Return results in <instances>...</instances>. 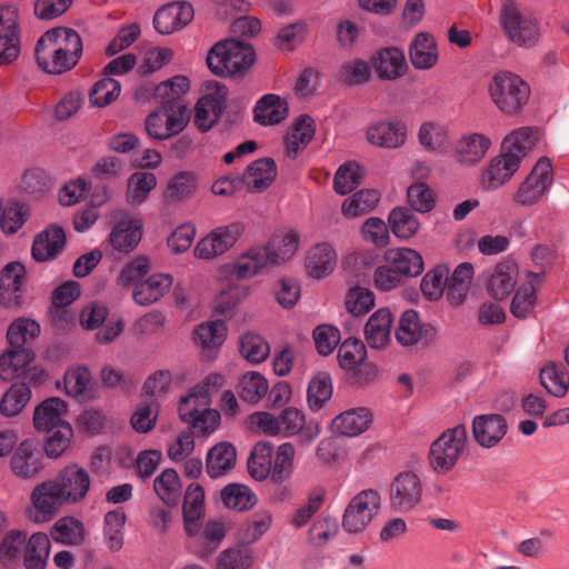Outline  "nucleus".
I'll list each match as a JSON object with an SVG mask.
<instances>
[{"label": "nucleus", "instance_id": "nucleus-1", "mask_svg": "<svg viewBox=\"0 0 569 569\" xmlns=\"http://www.w3.org/2000/svg\"><path fill=\"white\" fill-rule=\"evenodd\" d=\"M538 140L539 131L529 127L509 133L501 143L500 154L490 161L481 174L482 188L489 191L497 190L510 180Z\"/></svg>", "mask_w": 569, "mask_h": 569}, {"label": "nucleus", "instance_id": "nucleus-2", "mask_svg": "<svg viewBox=\"0 0 569 569\" xmlns=\"http://www.w3.org/2000/svg\"><path fill=\"white\" fill-rule=\"evenodd\" d=\"M34 53L43 71L60 74L71 70L79 62L82 54V40L71 28H52L40 37Z\"/></svg>", "mask_w": 569, "mask_h": 569}, {"label": "nucleus", "instance_id": "nucleus-3", "mask_svg": "<svg viewBox=\"0 0 569 569\" xmlns=\"http://www.w3.org/2000/svg\"><path fill=\"white\" fill-rule=\"evenodd\" d=\"M299 236L293 230L276 232L267 246L256 247L243 254L236 264L239 278H250L266 268L289 260L298 250Z\"/></svg>", "mask_w": 569, "mask_h": 569}, {"label": "nucleus", "instance_id": "nucleus-4", "mask_svg": "<svg viewBox=\"0 0 569 569\" xmlns=\"http://www.w3.org/2000/svg\"><path fill=\"white\" fill-rule=\"evenodd\" d=\"M253 61V48L248 42L234 39L216 43L207 57L209 69L220 77L242 76Z\"/></svg>", "mask_w": 569, "mask_h": 569}, {"label": "nucleus", "instance_id": "nucleus-5", "mask_svg": "<svg viewBox=\"0 0 569 569\" xmlns=\"http://www.w3.org/2000/svg\"><path fill=\"white\" fill-rule=\"evenodd\" d=\"M488 90L493 104L506 116L520 113L530 97L529 84L509 71L497 72L491 78Z\"/></svg>", "mask_w": 569, "mask_h": 569}, {"label": "nucleus", "instance_id": "nucleus-6", "mask_svg": "<svg viewBox=\"0 0 569 569\" xmlns=\"http://www.w3.org/2000/svg\"><path fill=\"white\" fill-rule=\"evenodd\" d=\"M500 23L506 37L512 43L525 48H531L538 43L540 38L538 20L530 12L520 10L515 1L503 2Z\"/></svg>", "mask_w": 569, "mask_h": 569}, {"label": "nucleus", "instance_id": "nucleus-7", "mask_svg": "<svg viewBox=\"0 0 569 569\" xmlns=\"http://www.w3.org/2000/svg\"><path fill=\"white\" fill-rule=\"evenodd\" d=\"M468 442L463 425L449 428L430 447V465L437 473H447L453 469L465 452Z\"/></svg>", "mask_w": 569, "mask_h": 569}, {"label": "nucleus", "instance_id": "nucleus-8", "mask_svg": "<svg viewBox=\"0 0 569 569\" xmlns=\"http://www.w3.org/2000/svg\"><path fill=\"white\" fill-rule=\"evenodd\" d=\"M381 497L377 490L366 489L357 493L348 503L342 516V528L349 533L363 531L378 515Z\"/></svg>", "mask_w": 569, "mask_h": 569}, {"label": "nucleus", "instance_id": "nucleus-9", "mask_svg": "<svg viewBox=\"0 0 569 569\" xmlns=\"http://www.w3.org/2000/svg\"><path fill=\"white\" fill-rule=\"evenodd\" d=\"M228 89L224 84L210 82L207 93L203 94L194 107V126L202 132L209 131L220 119L227 107Z\"/></svg>", "mask_w": 569, "mask_h": 569}, {"label": "nucleus", "instance_id": "nucleus-10", "mask_svg": "<svg viewBox=\"0 0 569 569\" xmlns=\"http://www.w3.org/2000/svg\"><path fill=\"white\" fill-rule=\"evenodd\" d=\"M552 180V164L548 158L542 157L520 184L513 197L515 201L521 206H532L537 203L550 188Z\"/></svg>", "mask_w": 569, "mask_h": 569}, {"label": "nucleus", "instance_id": "nucleus-11", "mask_svg": "<svg viewBox=\"0 0 569 569\" xmlns=\"http://www.w3.org/2000/svg\"><path fill=\"white\" fill-rule=\"evenodd\" d=\"M223 382V376L211 373L201 383L191 388L189 392L180 399L178 406L180 419L188 423L193 417L200 413L201 410L209 407L211 403V392L222 387Z\"/></svg>", "mask_w": 569, "mask_h": 569}, {"label": "nucleus", "instance_id": "nucleus-12", "mask_svg": "<svg viewBox=\"0 0 569 569\" xmlns=\"http://www.w3.org/2000/svg\"><path fill=\"white\" fill-rule=\"evenodd\" d=\"M20 53L19 11L14 6L0 7V66L14 61Z\"/></svg>", "mask_w": 569, "mask_h": 569}, {"label": "nucleus", "instance_id": "nucleus-13", "mask_svg": "<svg viewBox=\"0 0 569 569\" xmlns=\"http://www.w3.org/2000/svg\"><path fill=\"white\" fill-rule=\"evenodd\" d=\"M243 232V224L232 222L213 229L202 238L194 248V254L200 259H212L234 246Z\"/></svg>", "mask_w": 569, "mask_h": 569}, {"label": "nucleus", "instance_id": "nucleus-14", "mask_svg": "<svg viewBox=\"0 0 569 569\" xmlns=\"http://www.w3.org/2000/svg\"><path fill=\"white\" fill-rule=\"evenodd\" d=\"M422 487L411 471L399 473L390 486V507L396 512H408L421 500Z\"/></svg>", "mask_w": 569, "mask_h": 569}, {"label": "nucleus", "instance_id": "nucleus-15", "mask_svg": "<svg viewBox=\"0 0 569 569\" xmlns=\"http://www.w3.org/2000/svg\"><path fill=\"white\" fill-rule=\"evenodd\" d=\"M31 501L33 511L30 518L38 523L50 521L67 503L53 480L38 485L31 493Z\"/></svg>", "mask_w": 569, "mask_h": 569}, {"label": "nucleus", "instance_id": "nucleus-16", "mask_svg": "<svg viewBox=\"0 0 569 569\" xmlns=\"http://www.w3.org/2000/svg\"><path fill=\"white\" fill-rule=\"evenodd\" d=\"M437 329L431 323H423L419 313L413 309L402 312L398 327L396 328V338L402 346L409 347L422 342L429 345L437 338Z\"/></svg>", "mask_w": 569, "mask_h": 569}, {"label": "nucleus", "instance_id": "nucleus-17", "mask_svg": "<svg viewBox=\"0 0 569 569\" xmlns=\"http://www.w3.org/2000/svg\"><path fill=\"white\" fill-rule=\"evenodd\" d=\"M189 87V79L184 76H176L158 84L154 94L162 111L190 119V111L183 98Z\"/></svg>", "mask_w": 569, "mask_h": 569}, {"label": "nucleus", "instance_id": "nucleus-18", "mask_svg": "<svg viewBox=\"0 0 569 569\" xmlns=\"http://www.w3.org/2000/svg\"><path fill=\"white\" fill-rule=\"evenodd\" d=\"M194 17L190 2L176 1L157 10L153 17L154 29L161 34H170L189 24Z\"/></svg>", "mask_w": 569, "mask_h": 569}, {"label": "nucleus", "instance_id": "nucleus-19", "mask_svg": "<svg viewBox=\"0 0 569 569\" xmlns=\"http://www.w3.org/2000/svg\"><path fill=\"white\" fill-rule=\"evenodd\" d=\"M67 503H77L86 498L90 488V476L78 465L63 468L53 479Z\"/></svg>", "mask_w": 569, "mask_h": 569}, {"label": "nucleus", "instance_id": "nucleus-20", "mask_svg": "<svg viewBox=\"0 0 569 569\" xmlns=\"http://www.w3.org/2000/svg\"><path fill=\"white\" fill-rule=\"evenodd\" d=\"M507 431L508 425L501 415H480L473 418V438L482 448L490 449L496 447L503 439Z\"/></svg>", "mask_w": 569, "mask_h": 569}, {"label": "nucleus", "instance_id": "nucleus-21", "mask_svg": "<svg viewBox=\"0 0 569 569\" xmlns=\"http://www.w3.org/2000/svg\"><path fill=\"white\" fill-rule=\"evenodd\" d=\"M26 268L18 261L9 262L0 273V299L6 307H18L23 301Z\"/></svg>", "mask_w": 569, "mask_h": 569}, {"label": "nucleus", "instance_id": "nucleus-22", "mask_svg": "<svg viewBox=\"0 0 569 569\" xmlns=\"http://www.w3.org/2000/svg\"><path fill=\"white\" fill-rule=\"evenodd\" d=\"M366 137L372 146L396 149L406 142L407 126L399 120L378 121L368 127Z\"/></svg>", "mask_w": 569, "mask_h": 569}, {"label": "nucleus", "instance_id": "nucleus-23", "mask_svg": "<svg viewBox=\"0 0 569 569\" xmlns=\"http://www.w3.org/2000/svg\"><path fill=\"white\" fill-rule=\"evenodd\" d=\"M64 246V230L58 224H50L34 237L31 254L38 262L48 261L56 258Z\"/></svg>", "mask_w": 569, "mask_h": 569}, {"label": "nucleus", "instance_id": "nucleus-24", "mask_svg": "<svg viewBox=\"0 0 569 569\" xmlns=\"http://www.w3.org/2000/svg\"><path fill=\"white\" fill-rule=\"evenodd\" d=\"M43 456L32 440H23L11 457V469L20 478L34 477L42 468Z\"/></svg>", "mask_w": 569, "mask_h": 569}, {"label": "nucleus", "instance_id": "nucleus-25", "mask_svg": "<svg viewBox=\"0 0 569 569\" xmlns=\"http://www.w3.org/2000/svg\"><path fill=\"white\" fill-rule=\"evenodd\" d=\"M372 422V415L367 408H352L338 415L331 422L335 433L356 437L365 432Z\"/></svg>", "mask_w": 569, "mask_h": 569}, {"label": "nucleus", "instance_id": "nucleus-26", "mask_svg": "<svg viewBox=\"0 0 569 569\" xmlns=\"http://www.w3.org/2000/svg\"><path fill=\"white\" fill-rule=\"evenodd\" d=\"M189 118L173 113H150L146 119V131L154 140H166L180 133L188 124Z\"/></svg>", "mask_w": 569, "mask_h": 569}, {"label": "nucleus", "instance_id": "nucleus-27", "mask_svg": "<svg viewBox=\"0 0 569 569\" xmlns=\"http://www.w3.org/2000/svg\"><path fill=\"white\" fill-rule=\"evenodd\" d=\"M173 278L169 273H153L136 284L133 300L140 306H150L161 299L172 287Z\"/></svg>", "mask_w": 569, "mask_h": 569}, {"label": "nucleus", "instance_id": "nucleus-28", "mask_svg": "<svg viewBox=\"0 0 569 569\" xmlns=\"http://www.w3.org/2000/svg\"><path fill=\"white\" fill-rule=\"evenodd\" d=\"M393 317L388 308H380L372 313L365 327L367 343L373 349H382L390 341Z\"/></svg>", "mask_w": 569, "mask_h": 569}, {"label": "nucleus", "instance_id": "nucleus-29", "mask_svg": "<svg viewBox=\"0 0 569 569\" xmlns=\"http://www.w3.org/2000/svg\"><path fill=\"white\" fill-rule=\"evenodd\" d=\"M373 66L381 80L399 79L408 70L403 51L396 47L381 49L375 58Z\"/></svg>", "mask_w": 569, "mask_h": 569}, {"label": "nucleus", "instance_id": "nucleus-30", "mask_svg": "<svg viewBox=\"0 0 569 569\" xmlns=\"http://www.w3.org/2000/svg\"><path fill=\"white\" fill-rule=\"evenodd\" d=\"M409 58L419 70H429L438 62V49L433 37L427 32L416 34L409 46Z\"/></svg>", "mask_w": 569, "mask_h": 569}, {"label": "nucleus", "instance_id": "nucleus-31", "mask_svg": "<svg viewBox=\"0 0 569 569\" xmlns=\"http://www.w3.org/2000/svg\"><path fill=\"white\" fill-rule=\"evenodd\" d=\"M141 229L142 223L138 219L119 221L109 236L112 248L119 252H130L141 240Z\"/></svg>", "mask_w": 569, "mask_h": 569}, {"label": "nucleus", "instance_id": "nucleus-32", "mask_svg": "<svg viewBox=\"0 0 569 569\" xmlns=\"http://www.w3.org/2000/svg\"><path fill=\"white\" fill-rule=\"evenodd\" d=\"M277 177V164L271 158H262L252 162L241 178L248 189L262 191L267 189Z\"/></svg>", "mask_w": 569, "mask_h": 569}, {"label": "nucleus", "instance_id": "nucleus-33", "mask_svg": "<svg viewBox=\"0 0 569 569\" xmlns=\"http://www.w3.org/2000/svg\"><path fill=\"white\" fill-rule=\"evenodd\" d=\"M337 253L330 243L323 242L313 247L306 258V269L312 278H323L333 271Z\"/></svg>", "mask_w": 569, "mask_h": 569}, {"label": "nucleus", "instance_id": "nucleus-34", "mask_svg": "<svg viewBox=\"0 0 569 569\" xmlns=\"http://www.w3.org/2000/svg\"><path fill=\"white\" fill-rule=\"evenodd\" d=\"M67 411V405L57 397L49 398L39 405L33 415V423L37 430L47 431L57 428L60 423H68L62 419Z\"/></svg>", "mask_w": 569, "mask_h": 569}, {"label": "nucleus", "instance_id": "nucleus-35", "mask_svg": "<svg viewBox=\"0 0 569 569\" xmlns=\"http://www.w3.org/2000/svg\"><path fill=\"white\" fill-rule=\"evenodd\" d=\"M254 121L262 126H272L281 122L288 116V104L277 94H266L254 107Z\"/></svg>", "mask_w": 569, "mask_h": 569}, {"label": "nucleus", "instance_id": "nucleus-36", "mask_svg": "<svg viewBox=\"0 0 569 569\" xmlns=\"http://www.w3.org/2000/svg\"><path fill=\"white\" fill-rule=\"evenodd\" d=\"M237 460L236 449L231 443L220 442L212 447L206 459L207 473L210 478H219L230 471Z\"/></svg>", "mask_w": 569, "mask_h": 569}, {"label": "nucleus", "instance_id": "nucleus-37", "mask_svg": "<svg viewBox=\"0 0 569 569\" xmlns=\"http://www.w3.org/2000/svg\"><path fill=\"white\" fill-rule=\"evenodd\" d=\"M491 146L488 137L481 133H471L460 139L456 148L457 161L471 166L479 162Z\"/></svg>", "mask_w": 569, "mask_h": 569}, {"label": "nucleus", "instance_id": "nucleus-38", "mask_svg": "<svg viewBox=\"0 0 569 569\" xmlns=\"http://www.w3.org/2000/svg\"><path fill=\"white\" fill-rule=\"evenodd\" d=\"M473 266L470 262L458 264L447 280V298L452 306H460L469 291L473 277Z\"/></svg>", "mask_w": 569, "mask_h": 569}, {"label": "nucleus", "instance_id": "nucleus-39", "mask_svg": "<svg viewBox=\"0 0 569 569\" xmlns=\"http://www.w3.org/2000/svg\"><path fill=\"white\" fill-rule=\"evenodd\" d=\"M33 358V351L26 346L10 347V350L0 357V378L9 380L21 375Z\"/></svg>", "mask_w": 569, "mask_h": 569}, {"label": "nucleus", "instance_id": "nucleus-40", "mask_svg": "<svg viewBox=\"0 0 569 569\" xmlns=\"http://www.w3.org/2000/svg\"><path fill=\"white\" fill-rule=\"evenodd\" d=\"M386 259L401 276L417 277L423 271L422 257L410 248L390 249L386 253Z\"/></svg>", "mask_w": 569, "mask_h": 569}, {"label": "nucleus", "instance_id": "nucleus-41", "mask_svg": "<svg viewBox=\"0 0 569 569\" xmlns=\"http://www.w3.org/2000/svg\"><path fill=\"white\" fill-rule=\"evenodd\" d=\"M50 539L46 533H33L26 542L23 565L27 569H44L50 555Z\"/></svg>", "mask_w": 569, "mask_h": 569}, {"label": "nucleus", "instance_id": "nucleus-42", "mask_svg": "<svg viewBox=\"0 0 569 569\" xmlns=\"http://www.w3.org/2000/svg\"><path fill=\"white\" fill-rule=\"evenodd\" d=\"M315 136L313 121L309 116H300L286 139L287 156L295 159Z\"/></svg>", "mask_w": 569, "mask_h": 569}, {"label": "nucleus", "instance_id": "nucleus-43", "mask_svg": "<svg viewBox=\"0 0 569 569\" xmlns=\"http://www.w3.org/2000/svg\"><path fill=\"white\" fill-rule=\"evenodd\" d=\"M516 269L506 263H498L491 273L487 289L489 295L496 300L506 299L516 286Z\"/></svg>", "mask_w": 569, "mask_h": 569}, {"label": "nucleus", "instance_id": "nucleus-44", "mask_svg": "<svg viewBox=\"0 0 569 569\" xmlns=\"http://www.w3.org/2000/svg\"><path fill=\"white\" fill-rule=\"evenodd\" d=\"M540 382L555 397H563L569 389V371L562 363L550 362L540 370Z\"/></svg>", "mask_w": 569, "mask_h": 569}, {"label": "nucleus", "instance_id": "nucleus-45", "mask_svg": "<svg viewBox=\"0 0 569 569\" xmlns=\"http://www.w3.org/2000/svg\"><path fill=\"white\" fill-rule=\"evenodd\" d=\"M153 489L167 506H177L181 496V483L174 469H166L153 481Z\"/></svg>", "mask_w": 569, "mask_h": 569}, {"label": "nucleus", "instance_id": "nucleus-46", "mask_svg": "<svg viewBox=\"0 0 569 569\" xmlns=\"http://www.w3.org/2000/svg\"><path fill=\"white\" fill-rule=\"evenodd\" d=\"M84 526L73 517H63L59 519L51 531L54 541L66 546L80 545L84 539Z\"/></svg>", "mask_w": 569, "mask_h": 569}, {"label": "nucleus", "instance_id": "nucleus-47", "mask_svg": "<svg viewBox=\"0 0 569 569\" xmlns=\"http://www.w3.org/2000/svg\"><path fill=\"white\" fill-rule=\"evenodd\" d=\"M269 390L267 379L257 371L244 373L238 386L240 398L249 403H258Z\"/></svg>", "mask_w": 569, "mask_h": 569}, {"label": "nucleus", "instance_id": "nucleus-48", "mask_svg": "<svg viewBox=\"0 0 569 569\" xmlns=\"http://www.w3.org/2000/svg\"><path fill=\"white\" fill-rule=\"evenodd\" d=\"M379 199L380 194L373 189L360 190L343 201L341 212L346 218H356L371 211Z\"/></svg>", "mask_w": 569, "mask_h": 569}, {"label": "nucleus", "instance_id": "nucleus-49", "mask_svg": "<svg viewBox=\"0 0 569 569\" xmlns=\"http://www.w3.org/2000/svg\"><path fill=\"white\" fill-rule=\"evenodd\" d=\"M157 178L152 172L138 171L130 176L127 188V200L130 204H140L156 188Z\"/></svg>", "mask_w": 569, "mask_h": 569}, {"label": "nucleus", "instance_id": "nucleus-50", "mask_svg": "<svg viewBox=\"0 0 569 569\" xmlns=\"http://www.w3.org/2000/svg\"><path fill=\"white\" fill-rule=\"evenodd\" d=\"M196 187V177L191 172H179L169 180L163 199L167 203L186 200L193 194Z\"/></svg>", "mask_w": 569, "mask_h": 569}, {"label": "nucleus", "instance_id": "nucleus-51", "mask_svg": "<svg viewBox=\"0 0 569 569\" xmlns=\"http://www.w3.org/2000/svg\"><path fill=\"white\" fill-rule=\"evenodd\" d=\"M272 466V446L267 442H259L254 446L249 459L248 470L256 480H264L271 476Z\"/></svg>", "mask_w": 569, "mask_h": 569}, {"label": "nucleus", "instance_id": "nucleus-52", "mask_svg": "<svg viewBox=\"0 0 569 569\" xmlns=\"http://www.w3.org/2000/svg\"><path fill=\"white\" fill-rule=\"evenodd\" d=\"M227 326L221 320L199 325L194 330V341L204 350L219 348L226 340Z\"/></svg>", "mask_w": 569, "mask_h": 569}, {"label": "nucleus", "instance_id": "nucleus-53", "mask_svg": "<svg viewBox=\"0 0 569 569\" xmlns=\"http://www.w3.org/2000/svg\"><path fill=\"white\" fill-rule=\"evenodd\" d=\"M389 223L395 236L409 239L415 236L420 227L417 216L409 208H395L389 214Z\"/></svg>", "mask_w": 569, "mask_h": 569}, {"label": "nucleus", "instance_id": "nucleus-54", "mask_svg": "<svg viewBox=\"0 0 569 569\" xmlns=\"http://www.w3.org/2000/svg\"><path fill=\"white\" fill-rule=\"evenodd\" d=\"M221 499L226 507L237 510H248L257 502L253 491L240 483H230L221 491Z\"/></svg>", "mask_w": 569, "mask_h": 569}, {"label": "nucleus", "instance_id": "nucleus-55", "mask_svg": "<svg viewBox=\"0 0 569 569\" xmlns=\"http://www.w3.org/2000/svg\"><path fill=\"white\" fill-rule=\"evenodd\" d=\"M30 397L31 390L28 385L13 383L1 399L0 412L7 417L18 415L28 403Z\"/></svg>", "mask_w": 569, "mask_h": 569}, {"label": "nucleus", "instance_id": "nucleus-56", "mask_svg": "<svg viewBox=\"0 0 569 569\" xmlns=\"http://www.w3.org/2000/svg\"><path fill=\"white\" fill-rule=\"evenodd\" d=\"M253 565V552L247 546H238L223 550L216 563V569H250Z\"/></svg>", "mask_w": 569, "mask_h": 569}, {"label": "nucleus", "instance_id": "nucleus-57", "mask_svg": "<svg viewBox=\"0 0 569 569\" xmlns=\"http://www.w3.org/2000/svg\"><path fill=\"white\" fill-rule=\"evenodd\" d=\"M239 350L241 356L252 363L264 361L270 353L268 342L254 332H246L240 337Z\"/></svg>", "mask_w": 569, "mask_h": 569}, {"label": "nucleus", "instance_id": "nucleus-58", "mask_svg": "<svg viewBox=\"0 0 569 569\" xmlns=\"http://www.w3.org/2000/svg\"><path fill=\"white\" fill-rule=\"evenodd\" d=\"M26 533L17 530L8 532L0 543V561L9 567L17 563L24 553Z\"/></svg>", "mask_w": 569, "mask_h": 569}, {"label": "nucleus", "instance_id": "nucleus-59", "mask_svg": "<svg viewBox=\"0 0 569 569\" xmlns=\"http://www.w3.org/2000/svg\"><path fill=\"white\" fill-rule=\"evenodd\" d=\"M449 268L445 264H438L428 271L421 280V291L429 300H437L447 289Z\"/></svg>", "mask_w": 569, "mask_h": 569}, {"label": "nucleus", "instance_id": "nucleus-60", "mask_svg": "<svg viewBox=\"0 0 569 569\" xmlns=\"http://www.w3.org/2000/svg\"><path fill=\"white\" fill-rule=\"evenodd\" d=\"M362 179V171L358 163L347 162L339 167L333 178V189L339 194L353 191Z\"/></svg>", "mask_w": 569, "mask_h": 569}, {"label": "nucleus", "instance_id": "nucleus-61", "mask_svg": "<svg viewBox=\"0 0 569 569\" xmlns=\"http://www.w3.org/2000/svg\"><path fill=\"white\" fill-rule=\"evenodd\" d=\"M418 138L429 151L443 152L449 146L446 129L432 122H426L420 127Z\"/></svg>", "mask_w": 569, "mask_h": 569}, {"label": "nucleus", "instance_id": "nucleus-62", "mask_svg": "<svg viewBox=\"0 0 569 569\" xmlns=\"http://www.w3.org/2000/svg\"><path fill=\"white\" fill-rule=\"evenodd\" d=\"M363 342L356 338L346 339L338 349V360L342 369L352 370L366 359Z\"/></svg>", "mask_w": 569, "mask_h": 569}, {"label": "nucleus", "instance_id": "nucleus-63", "mask_svg": "<svg viewBox=\"0 0 569 569\" xmlns=\"http://www.w3.org/2000/svg\"><path fill=\"white\" fill-rule=\"evenodd\" d=\"M40 333V326L31 319L14 320L7 332L10 347H22Z\"/></svg>", "mask_w": 569, "mask_h": 569}, {"label": "nucleus", "instance_id": "nucleus-64", "mask_svg": "<svg viewBox=\"0 0 569 569\" xmlns=\"http://www.w3.org/2000/svg\"><path fill=\"white\" fill-rule=\"evenodd\" d=\"M44 450L48 457H59L69 446L72 437V428L69 423H60L52 430H47Z\"/></svg>", "mask_w": 569, "mask_h": 569}]
</instances>
